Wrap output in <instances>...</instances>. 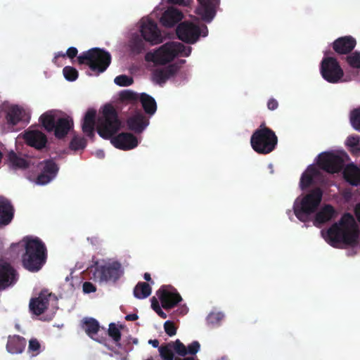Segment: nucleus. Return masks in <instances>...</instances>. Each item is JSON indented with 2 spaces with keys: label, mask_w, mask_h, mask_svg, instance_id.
I'll list each match as a JSON object with an SVG mask.
<instances>
[{
  "label": "nucleus",
  "mask_w": 360,
  "mask_h": 360,
  "mask_svg": "<svg viewBox=\"0 0 360 360\" xmlns=\"http://www.w3.org/2000/svg\"><path fill=\"white\" fill-rule=\"evenodd\" d=\"M318 174L316 169L310 165L307 170L302 174L300 178V186L302 190L309 188L313 183V179Z\"/></svg>",
  "instance_id": "2f4dec72"
},
{
  "label": "nucleus",
  "mask_w": 360,
  "mask_h": 360,
  "mask_svg": "<svg viewBox=\"0 0 360 360\" xmlns=\"http://www.w3.org/2000/svg\"><path fill=\"white\" fill-rule=\"evenodd\" d=\"M96 111L89 109L83 119L82 131L94 141L95 127L98 135L104 139H112L120 130L122 122L118 113L111 104H106L103 108L101 115L96 120Z\"/></svg>",
  "instance_id": "f257e3e1"
},
{
  "label": "nucleus",
  "mask_w": 360,
  "mask_h": 360,
  "mask_svg": "<svg viewBox=\"0 0 360 360\" xmlns=\"http://www.w3.org/2000/svg\"><path fill=\"white\" fill-rule=\"evenodd\" d=\"M160 355L164 360H174V353L172 344L168 343L159 347Z\"/></svg>",
  "instance_id": "58836bf2"
},
{
  "label": "nucleus",
  "mask_w": 360,
  "mask_h": 360,
  "mask_svg": "<svg viewBox=\"0 0 360 360\" xmlns=\"http://www.w3.org/2000/svg\"><path fill=\"white\" fill-rule=\"evenodd\" d=\"M185 63V60H181V63L183 64Z\"/></svg>",
  "instance_id": "338daca9"
},
{
  "label": "nucleus",
  "mask_w": 360,
  "mask_h": 360,
  "mask_svg": "<svg viewBox=\"0 0 360 360\" xmlns=\"http://www.w3.org/2000/svg\"><path fill=\"white\" fill-rule=\"evenodd\" d=\"M347 146L353 153H360V139L359 136H349L346 141Z\"/></svg>",
  "instance_id": "e433bc0d"
},
{
  "label": "nucleus",
  "mask_w": 360,
  "mask_h": 360,
  "mask_svg": "<svg viewBox=\"0 0 360 360\" xmlns=\"http://www.w3.org/2000/svg\"><path fill=\"white\" fill-rule=\"evenodd\" d=\"M82 328L91 338H94L99 329L100 324L98 321L94 318H84L82 321Z\"/></svg>",
  "instance_id": "c756f323"
},
{
  "label": "nucleus",
  "mask_w": 360,
  "mask_h": 360,
  "mask_svg": "<svg viewBox=\"0 0 360 360\" xmlns=\"http://www.w3.org/2000/svg\"><path fill=\"white\" fill-rule=\"evenodd\" d=\"M14 217V208L11 202L0 198V228L8 225Z\"/></svg>",
  "instance_id": "5701e85b"
},
{
  "label": "nucleus",
  "mask_w": 360,
  "mask_h": 360,
  "mask_svg": "<svg viewBox=\"0 0 360 360\" xmlns=\"http://www.w3.org/2000/svg\"><path fill=\"white\" fill-rule=\"evenodd\" d=\"M180 66L176 63H173L161 69H156L153 72V80L159 84H165L168 79L174 76L179 71Z\"/></svg>",
  "instance_id": "412c9836"
},
{
  "label": "nucleus",
  "mask_w": 360,
  "mask_h": 360,
  "mask_svg": "<svg viewBox=\"0 0 360 360\" xmlns=\"http://www.w3.org/2000/svg\"><path fill=\"white\" fill-rule=\"evenodd\" d=\"M65 78L70 82L76 80L78 77V71L73 67L65 66L63 70Z\"/></svg>",
  "instance_id": "ea45409f"
},
{
  "label": "nucleus",
  "mask_w": 360,
  "mask_h": 360,
  "mask_svg": "<svg viewBox=\"0 0 360 360\" xmlns=\"http://www.w3.org/2000/svg\"><path fill=\"white\" fill-rule=\"evenodd\" d=\"M323 191L319 187L311 189L300 200L297 199L293 205L294 213L301 221H307L315 213L322 200Z\"/></svg>",
  "instance_id": "39448f33"
},
{
  "label": "nucleus",
  "mask_w": 360,
  "mask_h": 360,
  "mask_svg": "<svg viewBox=\"0 0 360 360\" xmlns=\"http://www.w3.org/2000/svg\"><path fill=\"white\" fill-rule=\"evenodd\" d=\"M65 56H66V53H64L63 52H58V53L56 54L55 58L53 59V62L56 63V60L59 57L65 58Z\"/></svg>",
  "instance_id": "bf43d9fd"
},
{
  "label": "nucleus",
  "mask_w": 360,
  "mask_h": 360,
  "mask_svg": "<svg viewBox=\"0 0 360 360\" xmlns=\"http://www.w3.org/2000/svg\"><path fill=\"white\" fill-rule=\"evenodd\" d=\"M50 295L46 291H41L38 297H32L29 304L30 311L36 316L44 314L48 309Z\"/></svg>",
  "instance_id": "a211bd4d"
},
{
  "label": "nucleus",
  "mask_w": 360,
  "mask_h": 360,
  "mask_svg": "<svg viewBox=\"0 0 360 360\" xmlns=\"http://www.w3.org/2000/svg\"><path fill=\"white\" fill-rule=\"evenodd\" d=\"M198 1L199 6L196 9V13L203 21L210 22L216 15L219 0H198Z\"/></svg>",
  "instance_id": "2eb2a0df"
},
{
  "label": "nucleus",
  "mask_w": 360,
  "mask_h": 360,
  "mask_svg": "<svg viewBox=\"0 0 360 360\" xmlns=\"http://www.w3.org/2000/svg\"><path fill=\"white\" fill-rule=\"evenodd\" d=\"M18 279V274L8 262L0 259V291L13 286Z\"/></svg>",
  "instance_id": "ddd939ff"
},
{
  "label": "nucleus",
  "mask_w": 360,
  "mask_h": 360,
  "mask_svg": "<svg viewBox=\"0 0 360 360\" xmlns=\"http://www.w3.org/2000/svg\"><path fill=\"white\" fill-rule=\"evenodd\" d=\"M148 343L152 345L153 347H158L159 346V341L158 340H150Z\"/></svg>",
  "instance_id": "680f3d73"
},
{
  "label": "nucleus",
  "mask_w": 360,
  "mask_h": 360,
  "mask_svg": "<svg viewBox=\"0 0 360 360\" xmlns=\"http://www.w3.org/2000/svg\"><path fill=\"white\" fill-rule=\"evenodd\" d=\"M25 115V112L22 108L18 105H12L6 112V119L8 124L14 126L22 121Z\"/></svg>",
  "instance_id": "cd10ccee"
},
{
  "label": "nucleus",
  "mask_w": 360,
  "mask_h": 360,
  "mask_svg": "<svg viewBox=\"0 0 360 360\" xmlns=\"http://www.w3.org/2000/svg\"><path fill=\"white\" fill-rule=\"evenodd\" d=\"M55 114L53 111H48L42 114L39 118V120L44 127V129L49 131H53L55 128L56 122Z\"/></svg>",
  "instance_id": "72a5a7b5"
},
{
  "label": "nucleus",
  "mask_w": 360,
  "mask_h": 360,
  "mask_svg": "<svg viewBox=\"0 0 360 360\" xmlns=\"http://www.w3.org/2000/svg\"><path fill=\"white\" fill-rule=\"evenodd\" d=\"M86 143L85 138L75 136L70 143V148L73 150H82L86 147Z\"/></svg>",
  "instance_id": "4c0bfd02"
},
{
  "label": "nucleus",
  "mask_w": 360,
  "mask_h": 360,
  "mask_svg": "<svg viewBox=\"0 0 360 360\" xmlns=\"http://www.w3.org/2000/svg\"><path fill=\"white\" fill-rule=\"evenodd\" d=\"M143 278L146 281L150 282L152 284L154 283V282L151 279L150 274L149 273H145Z\"/></svg>",
  "instance_id": "052dcab7"
},
{
  "label": "nucleus",
  "mask_w": 360,
  "mask_h": 360,
  "mask_svg": "<svg viewBox=\"0 0 360 360\" xmlns=\"http://www.w3.org/2000/svg\"><path fill=\"white\" fill-rule=\"evenodd\" d=\"M108 335L115 342H119L121 340V332L114 323L109 324L108 330Z\"/></svg>",
  "instance_id": "c03bdc74"
},
{
  "label": "nucleus",
  "mask_w": 360,
  "mask_h": 360,
  "mask_svg": "<svg viewBox=\"0 0 360 360\" xmlns=\"http://www.w3.org/2000/svg\"><path fill=\"white\" fill-rule=\"evenodd\" d=\"M129 129L135 133H141L149 124V120L141 112H137L127 120Z\"/></svg>",
  "instance_id": "393cba45"
},
{
  "label": "nucleus",
  "mask_w": 360,
  "mask_h": 360,
  "mask_svg": "<svg viewBox=\"0 0 360 360\" xmlns=\"http://www.w3.org/2000/svg\"><path fill=\"white\" fill-rule=\"evenodd\" d=\"M114 82L120 86H129L133 84L134 79L130 76L120 75L115 78Z\"/></svg>",
  "instance_id": "a19ab883"
},
{
  "label": "nucleus",
  "mask_w": 360,
  "mask_h": 360,
  "mask_svg": "<svg viewBox=\"0 0 360 360\" xmlns=\"http://www.w3.org/2000/svg\"><path fill=\"white\" fill-rule=\"evenodd\" d=\"M97 157L100 158H103L105 155L104 152L103 150H98L96 153Z\"/></svg>",
  "instance_id": "e2e57ef3"
},
{
  "label": "nucleus",
  "mask_w": 360,
  "mask_h": 360,
  "mask_svg": "<svg viewBox=\"0 0 360 360\" xmlns=\"http://www.w3.org/2000/svg\"><path fill=\"white\" fill-rule=\"evenodd\" d=\"M83 291L85 293L94 292L96 290V287L91 282L86 281L83 283Z\"/></svg>",
  "instance_id": "864d4df0"
},
{
  "label": "nucleus",
  "mask_w": 360,
  "mask_h": 360,
  "mask_svg": "<svg viewBox=\"0 0 360 360\" xmlns=\"http://www.w3.org/2000/svg\"><path fill=\"white\" fill-rule=\"evenodd\" d=\"M251 146L259 154L266 155L272 152L278 143L275 132L262 123L250 139Z\"/></svg>",
  "instance_id": "423d86ee"
},
{
  "label": "nucleus",
  "mask_w": 360,
  "mask_h": 360,
  "mask_svg": "<svg viewBox=\"0 0 360 360\" xmlns=\"http://www.w3.org/2000/svg\"><path fill=\"white\" fill-rule=\"evenodd\" d=\"M356 44L355 39L351 36L341 37L333 41V49L338 54H347L354 49Z\"/></svg>",
  "instance_id": "aec40b11"
},
{
  "label": "nucleus",
  "mask_w": 360,
  "mask_h": 360,
  "mask_svg": "<svg viewBox=\"0 0 360 360\" xmlns=\"http://www.w3.org/2000/svg\"><path fill=\"white\" fill-rule=\"evenodd\" d=\"M170 343L172 344V349H174L177 354L182 356H185L188 354L186 347L179 340L177 339Z\"/></svg>",
  "instance_id": "a18cd8bd"
},
{
  "label": "nucleus",
  "mask_w": 360,
  "mask_h": 360,
  "mask_svg": "<svg viewBox=\"0 0 360 360\" xmlns=\"http://www.w3.org/2000/svg\"><path fill=\"white\" fill-rule=\"evenodd\" d=\"M183 17V13L179 10L170 7L162 13L160 22L164 27H172L180 22Z\"/></svg>",
  "instance_id": "b1692460"
},
{
  "label": "nucleus",
  "mask_w": 360,
  "mask_h": 360,
  "mask_svg": "<svg viewBox=\"0 0 360 360\" xmlns=\"http://www.w3.org/2000/svg\"><path fill=\"white\" fill-rule=\"evenodd\" d=\"M138 318H139V316L136 314H129L125 316V319L127 321H136L138 319Z\"/></svg>",
  "instance_id": "4d7b16f0"
},
{
  "label": "nucleus",
  "mask_w": 360,
  "mask_h": 360,
  "mask_svg": "<svg viewBox=\"0 0 360 360\" xmlns=\"http://www.w3.org/2000/svg\"><path fill=\"white\" fill-rule=\"evenodd\" d=\"M24 252L21 255L22 266L30 272H38L46 264L48 251L45 243L38 237L25 236L21 242Z\"/></svg>",
  "instance_id": "7ed1b4c3"
},
{
  "label": "nucleus",
  "mask_w": 360,
  "mask_h": 360,
  "mask_svg": "<svg viewBox=\"0 0 360 360\" xmlns=\"http://www.w3.org/2000/svg\"><path fill=\"white\" fill-rule=\"evenodd\" d=\"M191 50V46H186L177 41H170L162 45L154 53H148L146 55V60L158 65H165L179 55L188 56Z\"/></svg>",
  "instance_id": "20e7f679"
},
{
  "label": "nucleus",
  "mask_w": 360,
  "mask_h": 360,
  "mask_svg": "<svg viewBox=\"0 0 360 360\" xmlns=\"http://www.w3.org/2000/svg\"><path fill=\"white\" fill-rule=\"evenodd\" d=\"M77 61L79 64L86 65L92 71L99 74L105 72L110 65L111 56L103 49L93 48L80 54Z\"/></svg>",
  "instance_id": "0eeeda50"
},
{
  "label": "nucleus",
  "mask_w": 360,
  "mask_h": 360,
  "mask_svg": "<svg viewBox=\"0 0 360 360\" xmlns=\"http://www.w3.org/2000/svg\"><path fill=\"white\" fill-rule=\"evenodd\" d=\"M134 343H136V342H137V340H134Z\"/></svg>",
  "instance_id": "774afa93"
},
{
  "label": "nucleus",
  "mask_w": 360,
  "mask_h": 360,
  "mask_svg": "<svg viewBox=\"0 0 360 360\" xmlns=\"http://www.w3.org/2000/svg\"><path fill=\"white\" fill-rule=\"evenodd\" d=\"M129 46L131 52L136 54L141 53L146 49L143 40L138 35L131 39Z\"/></svg>",
  "instance_id": "c9c22d12"
},
{
  "label": "nucleus",
  "mask_w": 360,
  "mask_h": 360,
  "mask_svg": "<svg viewBox=\"0 0 360 360\" xmlns=\"http://www.w3.org/2000/svg\"><path fill=\"white\" fill-rule=\"evenodd\" d=\"M151 287L146 282H139L134 288V295L137 299H145L151 294Z\"/></svg>",
  "instance_id": "f704fd0d"
},
{
  "label": "nucleus",
  "mask_w": 360,
  "mask_h": 360,
  "mask_svg": "<svg viewBox=\"0 0 360 360\" xmlns=\"http://www.w3.org/2000/svg\"><path fill=\"white\" fill-rule=\"evenodd\" d=\"M55 126L53 131H54L55 136L58 139H62L65 138L73 128L74 123L70 117L65 116L58 118Z\"/></svg>",
  "instance_id": "4be33fe9"
},
{
  "label": "nucleus",
  "mask_w": 360,
  "mask_h": 360,
  "mask_svg": "<svg viewBox=\"0 0 360 360\" xmlns=\"http://www.w3.org/2000/svg\"><path fill=\"white\" fill-rule=\"evenodd\" d=\"M344 176L347 181L352 186L360 185V169L354 165L347 167L345 170Z\"/></svg>",
  "instance_id": "473e14b6"
},
{
  "label": "nucleus",
  "mask_w": 360,
  "mask_h": 360,
  "mask_svg": "<svg viewBox=\"0 0 360 360\" xmlns=\"http://www.w3.org/2000/svg\"><path fill=\"white\" fill-rule=\"evenodd\" d=\"M164 329L165 333L170 337L174 336L176 333L177 328L174 323L171 321H167L164 323Z\"/></svg>",
  "instance_id": "09e8293b"
},
{
  "label": "nucleus",
  "mask_w": 360,
  "mask_h": 360,
  "mask_svg": "<svg viewBox=\"0 0 360 360\" xmlns=\"http://www.w3.org/2000/svg\"><path fill=\"white\" fill-rule=\"evenodd\" d=\"M9 167L13 170L28 168L29 163L23 158L18 156L14 151H11L7 155Z\"/></svg>",
  "instance_id": "c85d7f7f"
},
{
  "label": "nucleus",
  "mask_w": 360,
  "mask_h": 360,
  "mask_svg": "<svg viewBox=\"0 0 360 360\" xmlns=\"http://www.w3.org/2000/svg\"><path fill=\"white\" fill-rule=\"evenodd\" d=\"M278 107V101L274 98H270L267 102V108L270 110H274Z\"/></svg>",
  "instance_id": "5fc2aeb1"
},
{
  "label": "nucleus",
  "mask_w": 360,
  "mask_h": 360,
  "mask_svg": "<svg viewBox=\"0 0 360 360\" xmlns=\"http://www.w3.org/2000/svg\"><path fill=\"white\" fill-rule=\"evenodd\" d=\"M23 139L25 143L37 150H41L46 147L47 137L41 131L38 130H30L25 131Z\"/></svg>",
  "instance_id": "6ab92c4d"
},
{
  "label": "nucleus",
  "mask_w": 360,
  "mask_h": 360,
  "mask_svg": "<svg viewBox=\"0 0 360 360\" xmlns=\"http://www.w3.org/2000/svg\"><path fill=\"white\" fill-rule=\"evenodd\" d=\"M328 52H326V56L321 62V75L329 83H338L344 76L343 70L335 58L326 56Z\"/></svg>",
  "instance_id": "1a4fd4ad"
},
{
  "label": "nucleus",
  "mask_w": 360,
  "mask_h": 360,
  "mask_svg": "<svg viewBox=\"0 0 360 360\" xmlns=\"http://www.w3.org/2000/svg\"><path fill=\"white\" fill-rule=\"evenodd\" d=\"M175 360H198V359H195L193 356H190V357H186L184 359L176 358Z\"/></svg>",
  "instance_id": "0e129e2a"
},
{
  "label": "nucleus",
  "mask_w": 360,
  "mask_h": 360,
  "mask_svg": "<svg viewBox=\"0 0 360 360\" xmlns=\"http://www.w3.org/2000/svg\"><path fill=\"white\" fill-rule=\"evenodd\" d=\"M350 122L352 127L360 131V108L353 110L350 115Z\"/></svg>",
  "instance_id": "37998d69"
},
{
  "label": "nucleus",
  "mask_w": 360,
  "mask_h": 360,
  "mask_svg": "<svg viewBox=\"0 0 360 360\" xmlns=\"http://www.w3.org/2000/svg\"><path fill=\"white\" fill-rule=\"evenodd\" d=\"M41 345L39 342L36 338H32L29 342L28 349L29 351L39 353Z\"/></svg>",
  "instance_id": "603ef678"
},
{
  "label": "nucleus",
  "mask_w": 360,
  "mask_h": 360,
  "mask_svg": "<svg viewBox=\"0 0 360 360\" xmlns=\"http://www.w3.org/2000/svg\"><path fill=\"white\" fill-rule=\"evenodd\" d=\"M124 269L119 262H113L96 268L94 275L101 281L116 283L123 275Z\"/></svg>",
  "instance_id": "9d476101"
},
{
  "label": "nucleus",
  "mask_w": 360,
  "mask_h": 360,
  "mask_svg": "<svg viewBox=\"0 0 360 360\" xmlns=\"http://www.w3.org/2000/svg\"><path fill=\"white\" fill-rule=\"evenodd\" d=\"M120 98L122 101L136 102L139 97L137 94L130 90H123L120 93Z\"/></svg>",
  "instance_id": "79ce46f5"
},
{
  "label": "nucleus",
  "mask_w": 360,
  "mask_h": 360,
  "mask_svg": "<svg viewBox=\"0 0 360 360\" xmlns=\"http://www.w3.org/2000/svg\"><path fill=\"white\" fill-rule=\"evenodd\" d=\"M111 143L118 149L127 150L138 146V139L131 133L122 132L114 136L111 139Z\"/></svg>",
  "instance_id": "f3484780"
},
{
  "label": "nucleus",
  "mask_w": 360,
  "mask_h": 360,
  "mask_svg": "<svg viewBox=\"0 0 360 360\" xmlns=\"http://www.w3.org/2000/svg\"><path fill=\"white\" fill-rule=\"evenodd\" d=\"M139 100L140 101L146 113L152 115L156 112L157 104L152 96L146 93H142L140 95Z\"/></svg>",
  "instance_id": "7c9ffc66"
},
{
  "label": "nucleus",
  "mask_w": 360,
  "mask_h": 360,
  "mask_svg": "<svg viewBox=\"0 0 360 360\" xmlns=\"http://www.w3.org/2000/svg\"><path fill=\"white\" fill-rule=\"evenodd\" d=\"M325 240L332 247L342 245L354 246L359 237L358 226L350 213H345L338 222L334 223L326 231H321Z\"/></svg>",
  "instance_id": "f03ea898"
},
{
  "label": "nucleus",
  "mask_w": 360,
  "mask_h": 360,
  "mask_svg": "<svg viewBox=\"0 0 360 360\" xmlns=\"http://www.w3.org/2000/svg\"><path fill=\"white\" fill-rule=\"evenodd\" d=\"M347 63L350 66L356 68H360V53L354 52L347 56Z\"/></svg>",
  "instance_id": "49530a36"
},
{
  "label": "nucleus",
  "mask_w": 360,
  "mask_h": 360,
  "mask_svg": "<svg viewBox=\"0 0 360 360\" xmlns=\"http://www.w3.org/2000/svg\"><path fill=\"white\" fill-rule=\"evenodd\" d=\"M151 307L158 314V315L162 319H166L167 314L161 309L158 300L155 297L151 298Z\"/></svg>",
  "instance_id": "de8ad7c7"
},
{
  "label": "nucleus",
  "mask_w": 360,
  "mask_h": 360,
  "mask_svg": "<svg viewBox=\"0 0 360 360\" xmlns=\"http://www.w3.org/2000/svg\"><path fill=\"white\" fill-rule=\"evenodd\" d=\"M223 317L224 315L221 313H210L207 316V321L212 324L218 323Z\"/></svg>",
  "instance_id": "8fccbe9b"
},
{
  "label": "nucleus",
  "mask_w": 360,
  "mask_h": 360,
  "mask_svg": "<svg viewBox=\"0 0 360 360\" xmlns=\"http://www.w3.org/2000/svg\"><path fill=\"white\" fill-rule=\"evenodd\" d=\"M78 53L77 49L75 47H70L66 52V56L69 58L72 59L77 56Z\"/></svg>",
  "instance_id": "6e6d98bb"
},
{
  "label": "nucleus",
  "mask_w": 360,
  "mask_h": 360,
  "mask_svg": "<svg viewBox=\"0 0 360 360\" xmlns=\"http://www.w3.org/2000/svg\"><path fill=\"white\" fill-rule=\"evenodd\" d=\"M172 4H181L184 2V0H169Z\"/></svg>",
  "instance_id": "69168bd1"
},
{
  "label": "nucleus",
  "mask_w": 360,
  "mask_h": 360,
  "mask_svg": "<svg viewBox=\"0 0 360 360\" xmlns=\"http://www.w3.org/2000/svg\"><path fill=\"white\" fill-rule=\"evenodd\" d=\"M140 32L143 39L153 45L160 44L163 41L158 25L153 20L143 22L141 26Z\"/></svg>",
  "instance_id": "4468645a"
},
{
  "label": "nucleus",
  "mask_w": 360,
  "mask_h": 360,
  "mask_svg": "<svg viewBox=\"0 0 360 360\" xmlns=\"http://www.w3.org/2000/svg\"><path fill=\"white\" fill-rule=\"evenodd\" d=\"M157 295L166 310L175 307L182 300L180 294L172 285H162L157 291Z\"/></svg>",
  "instance_id": "f8f14e48"
},
{
  "label": "nucleus",
  "mask_w": 360,
  "mask_h": 360,
  "mask_svg": "<svg viewBox=\"0 0 360 360\" xmlns=\"http://www.w3.org/2000/svg\"><path fill=\"white\" fill-rule=\"evenodd\" d=\"M317 164L323 170L334 174L342 170L344 160L340 155L333 153H323L319 156Z\"/></svg>",
  "instance_id": "9b49d317"
},
{
  "label": "nucleus",
  "mask_w": 360,
  "mask_h": 360,
  "mask_svg": "<svg viewBox=\"0 0 360 360\" xmlns=\"http://www.w3.org/2000/svg\"><path fill=\"white\" fill-rule=\"evenodd\" d=\"M41 165H42L41 172L37 178V183L44 185L56 177L58 167L53 160H46Z\"/></svg>",
  "instance_id": "dca6fc26"
},
{
  "label": "nucleus",
  "mask_w": 360,
  "mask_h": 360,
  "mask_svg": "<svg viewBox=\"0 0 360 360\" xmlns=\"http://www.w3.org/2000/svg\"><path fill=\"white\" fill-rule=\"evenodd\" d=\"M25 338L18 335L9 336L6 344V349L11 354L22 353L26 346Z\"/></svg>",
  "instance_id": "a878e982"
},
{
  "label": "nucleus",
  "mask_w": 360,
  "mask_h": 360,
  "mask_svg": "<svg viewBox=\"0 0 360 360\" xmlns=\"http://www.w3.org/2000/svg\"><path fill=\"white\" fill-rule=\"evenodd\" d=\"M354 214L359 222L360 223V202L354 208Z\"/></svg>",
  "instance_id": "13d9d810"
},
{
  "label": "nucleus",
  "mask_w": 360,
  "mask_h": 360,
  "mask_svg": "<svg viewBox=\"0 0 360 360\" xmlns=\"http://www.w3.org/2000/svg\"><path fill=\"white\" fill-rule=\"evenodd\" d=\"M200 345L198 341H193L186 347L189 354L195 355L200 349Z\"/></svg>",
  "instance_id": "3c124183"
},
{
  "label": "nucleus",
  "mask_w": 360,
  "mask_h": 360,
  "mask_svg": "<svg viewBox=\"0 0 360 360\" xmlns=\"http://www.w3.org/2000/svg\"><path fill=\"white\" fill-rule=\"evenodd\" d=\"M337 212L331 205H325L316 212L314 219V225L319 226L333 219Z\"/></svg>",
  "instance_id": "bb28decb"
},
{
  "label": "nucleus",
  "mask_w": 360,
  "mask_h": 360,
  "mask_svg": "<svg viewBox=\"0 0 360 360\" xmlns=\"http://www.w3.org/2000/svg\"><path fill=\"white\" fill-rule=\"evenodd\" d=\"M176 33L181 41L193 44L199 39L200 36L206 37L208 29L205 25L199 26L189 21H184L178 25Z\"/></svg>",
  "instance_id": "6e6552de"
}]
</instances>
